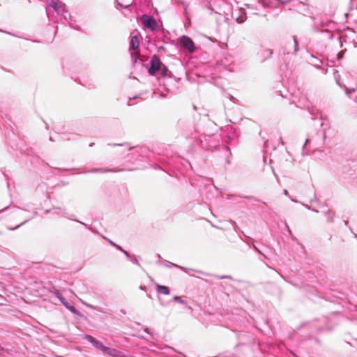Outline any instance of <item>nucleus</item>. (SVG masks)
<instances>
[{"label":"nucleus","instance_id":"f257e3e1","mask_svg":"<svg viewBox=\"0 0 357 357\" xmlns=\"http://www.w3.org/2000/svg\"><path fill=\"white\" fill-rule=\"evenodd\" d=\"M140 20L142 24L150 30L155 31L158 29V22L153 17H149L147 15H143Z\"/></svg>","mask_w":357,"mask_h":357},{"label":"nucleus","instance_id":"f03ea898","mask_svg":"<svg viewBox=\"0 0 357 357\" xmlns=\"http://www.w3.org/2000/svg\"><path fill=\"white\" fill-rule=\"evenodd\" d=\"M150 63H151V66L149 69V73L151 75H155V74L158 71H159L162 66V62L160 61L159 57L156 55H153L152 56Z\"/></svg>","mask_w":357,"mask_h":357},{"label":"nucleus","instance_id":"7ed1b4c3","mask_svg":"<svg viewBox=\"0 0 357 357\" xmlns=\"http://www.w3.org/2000/svg\"><path fill=\"white\" fill-rule=\"evenodd\" d=\"M139 39L137 36H134L131 38L130 43V50H132L131 53L132 56L136 59L139 54Z\"/></svg>","mask_w":357,"mask_h":357},{"label":"nucleus","instance_id":"20e7f679","mask_svg":"<svg viewBox=\"0 0 357 357\" xmlns=\"http://www.w3.org/2000/svg\"><path fill=\"white\" fill-rule=\"evenodd\" d=\"M181 45L190 52H193L195 50V46L194 42L188 36H183L181 38Z\"/></svg>","mask_w":357,"mask_h":357},{"label":"nucleus","instance_id":"39448f33","mask_svg":"<svg viewBox=\"0 0 357 357\" xmlns=\"http://www.w3.org/2000/svg\"><path fill=\"white\" fill-rule=\"evenodd\" d=\"M50 6L55 10L57 13H60L65 10V4L60 1H52Z\"/></svg>","mask_w":357,"mask_h":357},{"label":"nucleus","instance_id":"423d86ee","mask_svg":"<svg viewBox=\"0 0 357 357\" xmlns=\"http://www.w3.org/2000/svg\"><path fill=\"white\" fill-rule=\"evenodd\" d=\"M84 338L89 342H91L95 347L103 351L105 346H104L100 342H99L98 340H97L93 337L89 335H86L84 336Z\"/></svg>","mask_w":357,"mask_h":357},{"label":"nucleus","instance_id":"0eeeda50","mask_svg":"<svg viewBox=\"0 0 357 357\" xmlns=\"http://www.w3.org/2000/svg\"><path fill=\"white\" fill-rule=\"evenodd\" d=\"M54 294L55 296L59 299V301L66 308L70 310L72 312H75V308L73 306L70 305L68 302L66 301L64 297L58 291H56Z\"/></svg>","mask_w":357,"mask_h":357},{"label":"nucleus","instance_id":"6e6552de","mask_svg":"<svg viewBox=\"0 0 357 357\" xmlns=\"http://www.w3.org/2000/svg\"><path fill=\"white\" fill-rule=\"evenodd\" d=\"M156 291L158 294L164 295H168L170 293L168 287L160 284H156Z\"/></svg>","mask_w":357,"mask_h":357},{"label":"nucleus","instance_id":"1a4fd4ad","mask_svg":"<svg viewBox=\"0 0 357 357\" xmlns=\"http://www.w3.org/2000/svg\"><path fill=\"white\" fill-rule=\"evenodd\" d=\"M103 352L107 354L108 355L111 356H119V351L114 349H111L109 347H105L104 350H103Z\"/></svg>","mask_w":357,"mask_h":357},{"label":"nucleus","instance_id":"9d476101","mask_svg":"<svg viewBox=\"0 0 357 357\" xmlns=\"http://www.w3.org/2000/svg\"><path fill=\"white\" fill-rule=\"evenodd\" d=\"M174 301H177V302H179V303H184V301H183L181 299V297H179V296H174Z\"/></svg>","mask_w":357,"mask_h":357},{"label":"nucleus","instance_id":"9b49d317","mask_svg":"<svg viewBox=\"0 0 357 357\" xmlns=\"http://www.w3.org/2000/svg\"><path fill=\"white\" fill-rule=\"evenodd\" d=\"M119 4L122 6V7H125V8H127L128 6H129L130 5V1H129L128 2H127L126 4H123V3H121V2H119Z\"/></svg>","mask_w":357,"mask_h":357},{"label":"nucleus","instance_id":"f8f14e48","mask_svg":"<svg viewBox=\"0 0 357 357\" xmlns=\"http://www.w3.org/2000/svg\"><path fill=\"white\" fill-rule=\"evenodd\" d=\"M161 70H162V74H163V75H164V76H165V75H166V72H167V67L162 65V68H161Z\"/></svg>","mask_w":357,"mask_h":357},{"label":"nucleus","instance_id":"ddd939ff","mask_svg":"<svg viewBox=\"0 0 357 357\" xmlns=\"http://www.w3.org/2000/svg\"><path fill=\"white\" fill-rule=\"evenodd\" d=\"M81 301H82V302L84 304H85V305H88V304H87L86 302H84V301H82V300H81ZM89 306H90V305H89Z\"/></svg>","mask_w":357,"mask_h":357}]
</instances>
